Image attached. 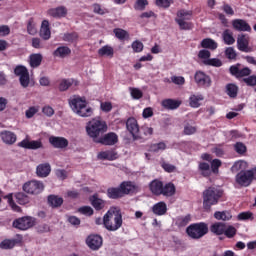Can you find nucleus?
I'll use <instances>...</instances> for the list:
<instances>
[{"instance_id":"obj_1","label":"nucleus","mask_w":256,"mask_h":256,"mask_svg":"<svg viewBox=\"0 0 256 256\" xmlns=\"http://www.w3.org/2000/svg\"><path fill=\"white\" fill-rule=\"evenodd\" d=\"M69 106L78 117H93V108L89 106L87 99L81 96H73L68 101Z\"/></svg>"},{"instance_id":"obj_2","label":"nucleus","mask_w":256,"mask_h":256,"mask_svg":"<svg viewBox=\"0 0 256 256\" xmlns=\"http://www.w3.org/2000/svg\"><path fill=\"white\" fill-rule=\"evenodd\" d=\"M103 225L107 231H119L123 227V215L118 208H110L103 216Z\"/></svg>"},{"instance_id":"obj_3","label":"nucleus","mask_w":256,"mask_h":256,"mask_svg":"<svg viewBox=\"0 0 256 256\" xmlns=\"http://www.w3.org/2000/svg\"><path fill=\"white\" fill-rule=\"evenodd\" d=\"M107 129V122L100 117L93 118L86 124V133L95 143H97L100 135L107 133Z\"/></svg>"},{"instance_id":"obj_4","label":"nucleus","mask_w":256,"mask_h":256,"mask_svg":"<svg viewBox=\"0 0 256 256\" xmlns=\"http://www.w3.org/2000/svg\"><path fill=\"white\" fill-rule=\"evenodd\" d=\"M223 192L219 188L209 187L203 192V207L206 210L211 209L212 205H217L221 199Z\"/></svg>"},{"instance_id":"obj_5","label":"nucleus","mask_w":256,"mask_h":256,"mask_svg":"<svg viewBox=\"0 0 256 256\" xmlns=\"http://www.w3.org/2000/svg\"><path fill=\"white\" fill-rule=\"evenodd\" d=\"M14 74L19 78V83L23 89H27V87H33L35 85V81L29 75V70L27 67L23 65H18L14 69Z\"/></svg>"},{"instance_id":"obj_6","label":"nucleus","mask_w":256,"mask_h":256,"mask_svg":"<svg viewBox=\"0 0 256 256\" xmlns=\"http://www.w3.org/2000/svg\"><path fill=\"white\" fill-rule=\"evenodd\" d=\"M186 233L191 239H201L209 233V226L205 222L194 223L187 227Z\"/></svg>"},{"instance_id":"obj_7","label":"nucleus","mask_w":256,"mask_h":256,"mask_svg":"<svg viewBox=\"0 0 256 256\" xmlns=\"http://www.w3.org/2000/svg\"><path fill=\"white\" fill-rule=\"evenodd\" d=\"M235 179L236 183L241 187H249L253 179H256V168L248 171H240Z\"/></svg>"},{"instance_id":"obj_8","label":"nucleus","mask_w":256,"mask_h":256,"mask_svg":"<svg viewBox=\"0 0 256 256\" xmlns=\"http://www.w3.org/2000/svg\"><path fill=\"white\" fill-rule=\"evenodd\" d=\"M44 189L45 184L39 180H31L23 185V191L28 195H39V193H43Z\"/></svg>"},{"instance_id":"obj_9","label":"nucleus","mask_w":256,"mask_h":256,"mask_svg":"<svg viewBox=\"0 0 256 256\" xmlns=\"http://www.w3.org/2000/svg\"><path fill=\"white\" fill-rule=\"evenodd\" d=\"M14 229L19 231H27L31 227H35V218L31 216H24L13 221Z\"/></svg>"},{"instance_id":"obj_10","label":"nucleus","mask_w":256,"mask_h":256,"mask_svg":"<svg viewBox=\"0 0 256 256\" xmlns=\"http://www.w3.org/2000/svg\"><path fill=\"white\" fill-rule=\"evenodd\" d=\"M251 38H249V35L247 34H240L237 37V49L239 51H242L243 53H251L253 51V48L249 46V41Z\"/></svg>"},{"instance_id":"obj_11","label":"nucleus","mask_w":256,"mask_h":256,"mask_svg":"<svg viewBox=\"0 0 256 256\" xmlns=\"http://www.w3.org/2000/svg\"><path fill=\"white\" fill-rule=\"evenodd\" d=\"M86 244L92 251H99L103 246V238L100 235L92 234L87 237Z\"/></svg>"},{"instance_id":"obj_12","label":"nucleus","mask_w":256,"mask_h":256,"mask_svg":"<svg viewBox=\"0 0 256 256\" xmlns=\"http://www.w3.org/2000/svg\"><path fill=\"white\" fill-rule=\"evenodd\" d=\"M194 79L199 87H211V77L203 71H197L194 75Z\"/></svg>"},{"instance_id":"obj_13","label":"nucleus","mask_w":256,"mask_h":256,"mask_svg":"<svg viewBox=\"0 0 256 256\" xmlns=\"http://www.w3.org/2000/svg\"><path fill=\"white\" fill-rule=\"evenodd\" d=\"M18 147H22V149L37 150L43 147V143L41 142V140L30 141L28 138H25L18 143Z\"/></svg>"},{"instance_id":"obj_14","label":"nucleus","mask_w":256,"mask_h":256,"mask_svg":"<svg viewBox=\"0 0 256 256\" xmlns=\"http://www.w3.org/2000/svg\"><path fill=\"white\" fill-rule=\"evenodd\" d=\"M0 139L5 145H15L17 143V134L9 130L0 132Z\"/></svg>"},{"instance_id":"obj_15","label":"nucleus","mask_w":256,"mask_h":256,"mask_svg":"<svg viewBox=\"0 0 256 256\" xmlns=\"http://www.w3.org/2000/svg\"><path fill=\"white\" fill-rule=\"evenodd\" d=\"M47 15L54 19H61L67 16V8L65 6H59L56 8H50L47 10Z\"/></svg>"},{"instance_id":"obj_16","label":"nucleus","mask_w":256,"mask_h":256,"mask_svg":"<svg viewBox=\"0 0 256 256\" xmlns=\"http://www.w3.org/2000/svg\"><path fill=\"white\" fill-rule=\"evenodd\" d=\"M117 141H119V136L114 132H110L102 138H99L96 143H101L102 145H115Z\"/></svg>"},{"instance_id":"obj_17","label":"nucleus","mask_w":256,"mask_h":256,"mask_svg":"<svg viewBox=\"0 0 256 256\" xmlns=\"http://www.w3.org/2000/svg\"><path fill=\"white\" fill-rule=\"evenodd\" d=\"M232 26L236 31H246L248 33L251 32V26L243 19H234L232 21Z\"/></svg>"},{"instance_id":"obj_18","label":"nucleus","mask_w":256,"mask_h":256,"mask_svg":"<svg viewBox=\"0 0 256 256\" xmlns=\"http://www.w3.org/2000/svg\"><path fill=\"white\" fill-rule=\"evenodd\" d=\"M49 143H51L56 149H65L69 145V141L64 137L51 136L49 138Z\"/></svg>"},{"instance_id":"obj_19","label":"nucleus","mask_w":256,"mask_h":256,"mask_svg":"<svg viewBox=\"0 0 256 256\" xmlns=\"http://www.w3.org/2000/svg\"><path fill=\"white\" fill-rule=\"evenodd\" d=\"M51 174V165L49 163L39 164L36 167V175L40 178L49 177Z\"/></svg>"},{"instance_id":"obj_20","label":"nucleus","mask_w":256,"mask_h":256,"mask_svg":"<svg viewBox=\"0 0 256 256\" xmlns=\"http://www.w3.org/2000/svg\"><path fill=\"white\" fill-rule=\"evenodd\" d=\"M120 190L122 191V195H129L131 193H135L137 191V185L131 181H124L120 184Z\"/></svg>"},{"instance_id":"obj_21","label":"nucleus","mask_w":256,"mask_h":256,"mask_svg":"<svg viewBox=\"0 0 256 256\" xmlns=\"http://www.w3.org/2000/svg\"><path fill=\"white\" fill-rule=\"evenodd\" d=\"M126 127L132 137H137L139 135V124L135 118H129L126 122Z\"/></svg>"},{"instance_id":"obj_22","label":"nucleus","mask_w":256,"mask_h":256,"mask_svg":"<svg viewBox=\"0 0 256 256\" xmlns=\"http://www.w3.org/2000/svg\"><path fill=\"white\" fill-rule=\"evenodd\" d=\"M43 62V55L41 53H34L29 56L28 63L32 69H37Z\"/></svg>"},{"instance_id":"obj_23","label":"nucleus","mask_w":256,"mask_h":256,"mask_svg":"<svg viewBox=\"0 0 256 256\" xmlns=\"http://www.w3.org/2000/svg\"><path fill=\"white\" fill-rule=\"evenodd\" d=\"M40 37L44 41H49L51 39V29L49 28V20H43L40 28Z\"/></svg>"},{"instance_id":"obj_24","label":"nucleus","mask_w":256,"mask_h":256,"mask_svg":"<svg viewBox=\"0 0 256 256\" xmlns=\"http://www.w3.org/2000/svg\"><path fill=\"white\" fill-rule=\"evenodd\" d=\"M98 55L99 57H106L108 59H113L115 55V50L110 45L102 46L100 49H98Z\"/></svg>"},{"instance_id":"obj_25","label":"nucleus","mask_w":256,"mask_h":256,"mask_svg":"<svg viewBox=\"0 0 256 256\" xmlns=\"http://www.w3.org/2000/svg\"><path fill=\"white\" fill-rule=\"evenodd\" d=\"M152 213L159 217L165 215L167 213V204L163 201L154 204L152 207Z\"/></svg>"},{"instance_id":"obj_26","label":"nucleus","mask_w":256,"mask_h":256,"mask_svg":"<svg viewBox=\"0 0 256 256\" xmlns=\"http://www.w3.org/2000/svg\"><path fill=\"white\" fill-rule=\"evenodd\" d=\"M205 97L202 94H191L189 97V105L193 109H199L201 105V101H203Z\"/></svg>"},{"instance_id":"obj_27","label":"nucleus","mask_w":256,"mask_h":256,"mask_svg":"<svg viewBox=\"0 0 256 256\" xmlns=\"http://www.w3.org/2000/svg\"><path fill=\"white\" fill-rule=\"evenodd\" d=\"M119 156L117 155V152L113 150H107L98 153L97 158L102 159V160H107V161H115Z\"/></svg>"},{"instance_id":"obj_28","label":"nucleus","mask_w":256,"mask_h":256,"mask_svg":"<svg viewBox=\"0 0 256 256\" xmlns=\"http://www.w3.org/2000/svg\"><path fill=\"white\" fill-rule=\"evenodd\" d=\"M150 191L153 195H162L163 193V182L159 180H153L150 185Z\"/></svg>"},{"instance_id":"obj_29","label":"nucleus","mask_w":256,"mask_h":256,"mask_svg":"<svg viewBox=\"0 0 256 256\" xmlns=\"http://www.w3.org/2000/svg\"><path fill=\"white\" fill-rule=\"evenodd\" d=\"M162 107L164 109H170V110H175L179 109L181 107V101L180 100H173V99H166L162 101Z\"/></svg>"},{"instance_id":"obj_30","label":"nucleus","mask_w":256,"mask_h":256,"mask_svg":"<svg viewBox=\"0 0 256 256\" xmlns=\"http://www.w3.org/2000/svg\"><path fill=\"white\" fill-rule=\"evenodd\" d=\"M91 205L96 209V211H101V209H104L105 207V202L103 199L99 198L97 194L93 195L90 197Z\"/></svg>"},{"instance_id":"obj_31","label":"nucleus","mask_w":256,"mask_h":256,"mask_svg":"<svg viewBox=\"0 0 256 256\" xmlns=\"http://www.w3.org/2000/svg\"><path fill=\"white\" fill-rule=\"evenodd\" d=\"M54 57H60L65 59L68 55H71V49L67 46H60L53 52Z\"/></svg>"},{"instance_id":"obj_32","label":"nucleus","mask_w":256,"mask_h":256,"mask_svg":"<svg viewBox=\"0 0 256 256\" xmlns=\"http://www.w3.org/2000/svg\"><path fill=\"white\" fill-rule=\"evenodd\" d=\"M222 39L225 45H233L235 43V37H233V31L226 29L222 33Z\"/></svg>"},{"instance_id":"obj_33","label":"nucleus","mask_w":256,"mask_h":256,"mask_svg":"<svg viewBox=\"0 0 256 256\" xmlns=\"http://www.w3.org/2000/svg\"><path fill=\"white\" fill-rule=\"evenodd\" d=\"M248 167L249 164L245 160H239L231 167V171L232 173H237L238 171H245Z\"/></svg>"},{"instance_id":"obj_34","label":"nucleus","mask_w":256,"mask_h":256,"mask_svg":"<svg viewBox=\"0 0 256 256\" xmlns=\"http://www.w3.org/2000/svg\"><path fill=\"white\" fill-rule=\"evenodd\" d=\"M48 203L51 207L57 208L63 205V198L57 195L48 196Z\"/></svg>"},{"instance_id":"obj_35","label":"nucleus","mask_w":256,"mask_h":256,"mask_svg":"<svg viewBox=\"0 0 256 256\" xmlns=\"http://www.w3.org/2000/svg\"><path fill=\"white\" fill-rule=\"evenodd\" d=\"M175 191V184L173 183H168L165 186H162V195H164V197H173Z\"/></svg>"},{"instance_id":"obj_36","label":"nucleus","mask_w":256,"mask_h":256,"mask_svg":"<svg viewBox=\"0 0 256 256\" xmlns=\"http://www.w3.org/2000/svg\"><path fill=\"white\" fill-rule=\"evenodd\" d=\"M107 196L109 197V199H119L123 197L121 186H119L118 188H109L107 190Z\"/></svg>"},{"instance_id":"obj_37","label":"nucleus","mask_w":256,"mask_h":256,"mask_svg":"<svg viewBox=\"0 0 256 256\" xmlns=\"http://www.w3.org/2000/svg\"><path fill=\"white\" fill-rule=\"evenodd\" d=\"M225 227V223L217 222L212 224L210 230L215 235H223V233H225Z\"/></svg>"},{"instance_id":"obj_38","label":"nucleus","mask_w":256,"mask_h":256,"mask_svg":"<svg viewBox=\"0 0 256 256\" xmlns=\"http://www.w3.org/2000/svg\"><path fill=\"white\" fill-rule=\"evenodd\" d=\"M201 47L215 51V49H217V42L211 38H206L201 41Z\"/></svg>"},{"instance_id":"obj_39","label":"nucleus","mask_w":256,"mask_h":256,"mask_svg":"<svg viewBox=\"0 0 256 256\" xmlns=\"http://www.w3.org/2000/svg\"><path fill=\"white\" fill-rule=\"evenodd\" d=\"M214 217L215 219H218V221H229L232 219L233 216L229 211H222V212H215Z\"/></svg>"},{"instance_id":"obj_40","label":"nucleus","mask_w":256,"mask_h":256,"mask_svg":"<svg viewBox=\"0 0 256 256\" xmlns=\"http://www.w3.org/2000/svg\"><path fill=\"white\" fill-rule=\"evenodd\" d=\"M113 33H114L115 37L117 39H119L120 41H123L125 39H129V32H127L124 29L116 28V29L113 30Z\"/></svg>"},{"instance_id":"obj_41","label":"nucleus","mask_w":256,"mask_h":256,"mask_svg":"<svg viewBox=\"0 0 256 256\" xmlns=\"http://www.w3.org/2000/svg\"><path fill=\"white\" fill-rule=\"evenodd\" d=\"M17 245V240L15 239H5L0 243V249H13Z\"/></svg>"},{"instance_id":"obj_42","label":"nucleus","mask_w":256,"mask_h":256,"mask_svg":"<svg viewBox=\"0 0 256 256\" xmlns=\"http://www.w3.org/2000/svg\"><path fill=\"white\" fill-rule=\"evenodd\" d=\"M165 149H167V145L164 142H159L152 144L149 151H151V153H161V151H165Z\"/></svg>"},{"instance_id":"obj_43","label":"nucleus","mask_w":256,"mask_h":256,"mask_svg":"<svg viewBox=\"0 0 256 256\" xmlns=\"http://www.w3.org/2000/svg\"><path fill=\"white\" fill-rule=\"evenodd\" d=\"M226 93L229 97L235 98L237 97V93H239V87L235 84H228L226 86Z\"/></svg>"},{"instance_id":"obj_44","label":"nucleus","mask_w":256,"mask_h":256,"mask_svg":"<svg viewBox=\"0 0 256 256\" xmlns=\"http://www.w3.org/2000/svg\"><path fill=\"white\" fill-rule=\"evenodd\" d=\"M199 171H201V174L204 177H209V175H211V166L209 165V163L201 162L199 164Z\"/></svg>"},{"instance_id":"obj_45","label":"nucleus","mask_w":256,"mask_h":256,"mask_svg":"<svg viewBox=\"0 0 256 256\" xmlns=\"http://www.w3.org/2000/svg\"><path fill=\"white\" fill-rule=\"evenodd\" d=\"M15 197L19 205H27V203H29V196H27L25 193L18 192L16 193Z\"/></svg>"},{"instance_id":"obj_46","label":"nucleus","mask_w":256,"mask_h":256,"mask_svg":"<svg viewBox=\"0 0 256 256\" xmlns=\"http://www.w3.org/2000/svg\"><path fill=\"white\" fill-rule=\"evenodd\" d=\"M191 15H193V13L191 11L180 10L177 13L176 19H182V21H189V19H191Z\"/></svg>"},{"instance_id":"obj_47","label":"nucleus","mask_w":256,"mask_h":256,"mask_svg":"<svg viewBox=\"0 0 256 256\" xmlns=\"http://www.w3.org/2000/svg\"><path fill=\"white\" fill-rule=\"evenodd\" d=\"M209 57H211V52H209V50H200L198 53V59H201L202 63H204V65H206V61H209Z\"/></svg>"},{"instance_id":"obj_48","label":"nucleus","mask_w":256,"mask_h":256,"mask_svg":"<svg viewBox=\"0 0 256 256\" xmlns=\"http://www.w3.org/2000/svg\"><path fill=\"white\" fill-rule=\"evenodd\" d=\"M71 85H73V79H64L61 80L58 89L59 91H67Z\"/></svg>"},{"instance_id":"obj_49","label":"nucleus","mask_w":256,"mask_h":256,"mask_svg":"<svg viewBox=\"0 0 256 256\" xmlns=\"http://www.w3.org/2000/svg\"><path fill=\"white\" fill-rule=\"evenodd\" d=\"M149 5V1L147 0H136L134 4V9L136 11H145V7Z\"/></svg>"},{"instance_id":"obj_50","label":"nucleus","mask_w":256,"mask_h":256,"mask_svg":"<svg viewBox=\"0 0 256 256\" xmlns=\"http://www.w3.org/2000/svg\"><path fill=\"white\" fill-rule=\"evenodd\" d=\"M175 21L179 25L180 29H183L185 31H188L193 27L191 23L187 22V20H183V18L175 19Z\"/></svg>"},{"instance_id":"obj_51","label":"nucleus","mask_w":256,"mask_h":256,"mask_svg":"<svg viewBox=\"0 0 256 256\" xmlns=\"http://www.w3.org/2000/svg\"><path fill=\"white\" fill-rule=\"evenodd\" d=\"M27 32L29 33V35H37V26L35 25L33 19H30L28 21Z\"/></svg>"},{"instance_id":"obj_52","label":"nucleus","mask_w":256,"mask_h":256,"mask_svg":"<svg viewBox=\"0 0 256 256\" xmlns=\"http://www.w3.org/2000/svg\"><path fill=\"white\" fill-rule=\"evenodd\" d=\"M6 198L8 199V203H9L11 209H13V211H16V213H21V207L17 206V204H15V202H13V195L9 194L6 196Z\"/></svg>"},{"instance_id":"obj_53","label":"nucleus","mask_w":256,"mask_h":256,"mask_svg":"<svg viewBox=\"0 0 256 256\" xmlns=\"http://www.w3.org/2000/svg\"><path fill=\"white\" fill-rule=\"evenodd\" d=\"M234 149L236 151V153H238L239 155H243L244 153L247 152V146H245V144L238 142L234 145Z\"/></svg>"},{"instance_id":"obj_54","label":"nucleus","mask_w":256,"mask_h":256,"mask_svg":"<svg viewBox=\"0 0 256 256\" xmlns=\"http://www.w3.org/2000/svg\"><path fill=\"white\" fill-rule=\"evenodd\" d=\"M236 234H237V229H235V227H233V226H228V227L225 226L224 235H226V237L231 239V237H235Z\"/></svg>"},{"instance_id":"obj_55","label":"nucleus","mask_w":256,"mask_h":256,"mask_svg":"<svg viewBox=\"0 0 256 256\" xmlns=\"http://www.w3.org/2000/svg\"><path fill=\"white\" fill-rule=\"evenodd\" d=\"M130 95L133 99H141L143 92L138 88H129Z\"/></svg>"},{"instance_id":"obj_56","label":"nucleus","mask_w":256,"mask_h":256,"mask_svg":"<svg viewBox=\"0 0 256 256\" xmlns=\"http://www.w3.org/2000/svg\"><path fill=\"white\" fill-rule=\"evenodd\" d=\"M100 109L104 113H109L113 109V104L111 102H101L100 103Z\"/></svg>"},{"instance_id":"obj_57","label":"nucleus","mask_w":256,"mask_h":256,"mask_svg":"<svg viewBox=\"0 0 256 256\" xmlns=\"http://www.w3.org/2000/svg\"><path fill=\"white\" fill-rule=\"evenodd\" d=\"M36 113H39V107L32 106L28 110H26L25 115L27 119H31Z\"/></svg>"},{"instance_id":"obj_58","label":"nucleus","mask_w":256,"mask_h":256,"mask_svg":"<svg viewBox=\"0 0 256 256\" xmlns=\"http://www.w3.org/2000/svg\"><path fill=\"white\" fill-rule=\"evenodd\" d=\"M197 133V127L190 124L184 126V135H195Z\"/></svg>"},{"instance_id":"obj_59","label":"nucleus","mask_w":256,"mask_h":256,"mask_svg":"<svg viewBox=\"0 0 256 256\" xmlns=\"http://www.w3.org/2000/svg\"><path fill=\"white\" fill-rule=\"evenodd\" d=\"M134 53H141V51H143V43L141 41H134L131 45Z\"/></svg>"},{"instance_id":"obj_60","label":"nucleus","mask_w":256,"mask_h":256,"mask_svg":"<svg viewBox=\"0 0 256 256\" xmlns=\"http://www.w3.org/2000/svg\"><path fill=\"white\" fill-rule=\"evenodd\" d=\"M79 213L91 217L93 215V208L91 206H84L78 209Z\"/></svg>"},{"instance_id":"obj_61","label":"nucleus","mask_w":256,"mask_h":256,"mask_svg":"<svg viewBox=\"0 0 256 256\" xmlns=\"http://www.w3.org/2000/svg\"><path fill=\"white\" fill-rule=\"evenodd\" d=\"M222 165L221 160L214 159L211 162L212 173H219V168Z\"/></svg>"},{"instance_id":"obj_62","label":"nucleus","mask_w":256,"mask_h":256,"mask_svg":"<svg viewBox=\"0 0 256 256\" xmlns=\"http://www.w3.org/2000/svg\"><path fill=\"white\" fill-rule=\"evenodd\" d=\"M225 55L228 59H235L237 57V52L235 51V48L228 47L225 50Z\"/></svg>"},{"instance_id":"obj_63","label":"nucleus","mask_w":256,"mask_h":256,"mask_svg":"<svg viewBox=\"0 0 256 256\" xmlns=\"http://www.w3.org/2000/svg\"><path fill=\"white\" fill-rule=\"evenodd\" d=\"M206 65H211L212 67H221L223 63L217 58H209V60H206Z\"/></svg>"},{"instance_id":"obj_64","label":"nucleus","mask_w":256,"mask_h":256,"mask_svg":"<svg viewBox=\"0 0 256 256\" xmlns=\"http://www.w3.org/2000/svg\"><path fill=\"white\" fill-rule=\"evenodd\" d=\"M171 81L175 85H185V77L183 76H172Z\"/></svg>"}]
</instances>
